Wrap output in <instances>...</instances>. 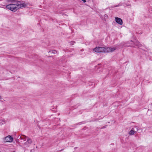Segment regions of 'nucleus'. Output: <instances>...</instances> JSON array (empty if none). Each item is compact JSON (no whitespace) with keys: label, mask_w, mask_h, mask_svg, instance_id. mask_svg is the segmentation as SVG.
I'll list each match as a JSON object with an SVG mask.
<instances>
[{"label":"nucleus","mask_w":152,"mask_h":152,"mask_svg":"<svg viewBox=\"0 0 152 152\" xmlns=\"http://www.w3.org/2000/svg\"><path fill=\"white\" fill-rule=\"evenodd\" d=\"M6 8L13 12H15L18 10L16 3L10 4L7 5Z\"/></svg>","instance_id":"1"},{"label":"nucleus","mask_w":152,"mask_h":152,"mask_svg":"<svg viewBox=\"0 0 152 152\" xmlns=\"http://www.w3.org/2000/svg\"><path fill=\"white\" fill-rule=\"evenodd\" d=\"M107 48H106L101 47H96L93 49V50L97 53L106 52Z\"/></svg>","instance_id":"2"},{"label":"nucleus","mask_w":152,"mask_h":152,"mask_svg":"<svg viewBox=\"0 0 152 152\" xmlns=\"http://www.w3.org/2000/svg\"><path fill=\"white\" fill-rule=\"evenodd\" d=\"M140 129L139 127L134 126L129 132V134L131 135H134L135 133H136Z\"/></svg>","instance_id":"3"},{"label":"nucleus","mask_w":152,"mask_h":152,"mask_svg":"<svg viewBox=\"0 0 152 152\" xmlns=\"http://www.w3.org/2000/svg\"><path fill=\"white\" fill-rule=\"evenodd\" d=\"M17 8L18 10L21 7H25L27 4L25 3H21V1H17L16 2Z\"/></svg>","instance_id":"4"},{"label":"nucleus","mask_w":152,"mask_h":152,"mask_svg":"<svg viewBox=\"0 0 152 152\" xmlns=\"http://www.w3.org/2000/svg\"><path fill=\"white\" fill-rule=\"evenodd\" d=\"M13 140V138L10 136H8L4 138V141L5 142H12Z\"/></svg>","instance_id":"5"},{"label":"nucleus","mask_w":152,"mask_h":152,"mask_svg":"<svg viewBox=\"0 0 152 152\" xmlns=\"http://www.w3.org/2000/svg\"><path fill=\"white\" fill-rule=\"evenodd\" d=\"M131 42H132L135 46H136L138 48L141 47L142 46V45L137 40H135L134 42H132V41L131 40Z\"/></svg>","instance_id":"6"},{"label":"nucleus","mask_w":152,"mask_h":152,"mask_svg":"<svg viewBox=\"0 0 152 152\" xmlns=\"http://www.w3.org/2000/svg\"><path fill=\"white\" fill-rule=\"evenodd\" d=\"M116 22L120 25L123 24V22L121 19L120 18L116 17L115 18Z\"/></svg>","instance_id":"7"},{"label":"nucleus","mask_w":152,"mask_h":152,"mask_svg":"<svg viewBox=\"0 0 152 152\" xmlns=\"http://www.w3.org/2000/svg\"><path fill=\"white\" fill-rule=\"evenodd\" d=\"M107 50H106V52L108 53L109 52H113L116 49V48H107Z\"/></svg>","instance_id":"8"},{"label":"nucleus","mask_w":152,"mask_h":152,"mask_svg":"<svg viewBox=\"0 0 152 152\" xmlns=\"http://www.w3.org/2000/svg\"><path fill=\"white\" fill-rule=\"evenodd\" d=\"M32 142V141L30 139L28 138L27 141L25 143V145H27L28 146H29V145L31 144Z\"/></svg>","instance_id":"9"},{"label":"nucleus","mask_w":152,"mask_h":152,"mask_svg":"<svg viewBox=\"0 0 152 152\" xmlns=\"http://www.w3.org/2000/svg\"><path fill=\"white\" fill-rule=\"evenodd\" d=\"M17 0H7V1L9 2H11L12 3V4L16 3Z\"/></svg>","instance_id":"10"},{"label":"nucleus","mask_w":152,"mask_h":152,"mask_svg":"<svg viewBox=\"0 0 152 152\" xmlns=\"http://www.w3.org/2000/svg\"><path fill=\"white\" fill-rule=\"evenodd\" d=\"M20 139L21 140H24V141L26 140V137L25 136H20Z\"/></svg>","instance_id":"11"},{"label":"nucleus","mask_w":152,"mask_h":152,"mask_svg":"<svg viewBox=\"0 0 152 152\" xmlns=\"http://www.w3.org/2000/svg\"><path fill=\"white\" fill-rule=\"evenodd\" d=\"M48 53H51L53 54L56 53H57V51L55 50H52L51 51L50 50L48 51Z\"/></svg>","instance_id":"12"},{"label":"nucleus","mask_w":152,"mask_h":152,"mask_svg":"<svg viewBox=\"0 0 152 152\" xmlns=\"http://www.w3.org/2000/svg\"><path fill=\"white\" fill-rule=\"evenodd\" d=\"M69 43H70V45H73L74 43H75V42L74 41H72L71 42H70Z\"/></svg>","instance_id":"13"},{"label":"nucleus","mask_w":152,"mask_h":152,"mask_svg":"<svg viewBox=\"0 0 152 152\" xmlns=\"http://www.w3.org/2000/svg\"><path fill=\"white\" fill-rule=\"evenodd\" d=\"M130 46L132 47H135V46L133 45H130Z\"/></svg>","instance_id":"14"},{"label":"nucleus","mask_w":152,"mask_h":152,"mask_svg":"<svg viewBox=\"0 0 152 152\" xmlns=\"http://www.w3.org/2000/svg\"><path fill=\"white\" fill-rule=\"evenodd\" d=\"M119 6V5H117V6H115V7H118V6Z\"/></svg>","instance_id":"15"},{"label":"nucleus","mask_w":152,"mask_h":152,"mask_svg":"<svg viewBox=\"0 0 152 152\" xmlns=\"http://www.w3.org/2000/svg\"><path fill=\"white\" fill-rule=\"evenodd\" d=\"M1 99V97L0 96V99Z\"/></svg>","instance_id":"16"},{"label":"nucleus","mask_w":152,"mask_h":152,"mask_svg":"<svg viewBox=\"0 0 152 152\" xmlns=\"http://www.w3.org/2000/svg\"><path fill=\"white\" fill-rule=\"evenodd\" d=\"M135 130L136 131V129L135 128Z\"/></svg>","instance_id":"17"}]
</instances>
